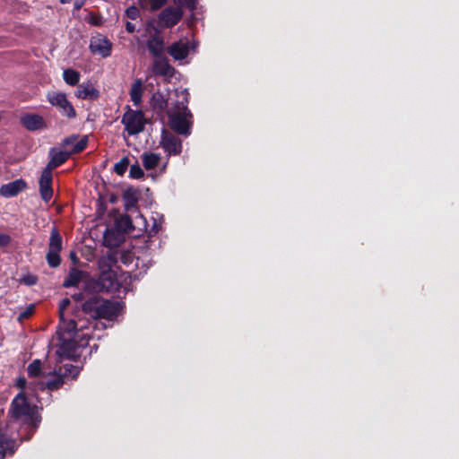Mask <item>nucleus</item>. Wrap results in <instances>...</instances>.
I'll use <instances>...</instances> for the list:
<instances>
[{
    "label": "nucleus",
    "mask_w": 459,
    "mask_h": 459,
    "mask_svg": "<svg viewBox=\"0 0 459 459\" xmlns=\"http://www.w3.org/2000/svg\"><path fill=\"white\" fill-rule=\"evenodd\" d=\"M27 184L25 181L22 179H17L8 184L3 185L0 188V193L4 197H13L24 190Z\"/></svg>",
    "instance_id": "dca6fc26"
},
{
    "label": "nucleus",
    "mask_w": 459,
    "mask_h": 459,
    "mask_svg": "<svg viewBox=\"0 0 459 459\" xmlns=\"http://www.w3.org/2000/svg\"><path fill=\"white\" fill-rule=\"evenodd\" d=\"M17 446L16 441L9 438L6 432H0V459L6 454H13Z\"/></svg>",
    "instance_id": "412c9836"
},
{
    "label": "nucleus",
    "mask_w": 459,
    "mask_h": 459,
    "mask_svg": "<svg viewBox=\"0 0 459 459\" xmlns=\"http://www.w3.org/2000/svg\"><path fill=\"white\" fill-rule=\"evenodd\" d=\"M152 71L156 76L171 78L174 75L175 69L169 65L165 56L154 57Z\"/></svg>",
    "instance_id": "f8f14e48"
},
{
    "label": "nucleus",
    "mask_w": 459,
    "mask_h": 459,
    "mask_svg": "<svg viewBox=\"0 0 459 459\" xmlns=\"http://www.w3.org/2000/svg\"><path fill=\"white\" fill-rule=\"evenodd\" d=\"M30 377H39L41 372V361L39 359L33 360L27 368Z\"/></svg>",
    "instance_id": "7c9ffc66"
},
{
    "label": "nucleus",
    "mask_w": 459,
    "mask_h": 459,
    "mask_svg": "<svg viewBox=\"0 0 459 459\" xmlns=\"http://www.w3.org/2000/svg\"><path fill=\"white\" fill-rule=\"evenodd\" d=\"M24 282L27 285H34L37 282V277L33 275H29L24 279Z\"/></svg>",
    "instance_id": "79ce46f5"
},
{
    "label": "nucleus",
    "mask_w": 459,
    "mask_h": 459,
    "mask_svg": "<svg viewBox=\"0 0 459 459\" xmlns=\"http://www.w3.org/2000/svg\"><path fill=\"white\" fill-rule=\"evenodd\" d=\"M150 4V10L154 12L160 10L162 6H164L168 0H148Z\"/></svg>",
    "instance_id": "e433bc0d"
},
{
    "label": "nucleus",
    "mask_w": 459,
    "mask_h": 459,
    "mask_svg": "<svg viewBox=\"0 0 459 459\" xmlns=\"http://www.w3.org/2000/svg\"><path fill=\"white\" fill-rule=\"evenodd\" d=\"M129 176L132 178H141L143 177V170L138 163L133 164L130 167Z\"/></svg>",
    "instance_id": "f704fd0d"
},
{
    "label": "nucleus",
    "mask_w": 459,
    "mask_h": 459,
    "mask_svg": "<svg viewBox=\"0 0 459 459\" xmlns=\"http://www.w3.org/2000/svg\"><path fill=\"white\" fill-rule=\"evenodd\" d=\"M11 243V237L7 234H0V247H5Z\"/></svg>",
    "instance_id": "ea45409f"
},
{
    "label": "nucleus",
    "mask_w": 459,
    "mask_h": 459,
    "mask_svg": "<svg viewBox=\"0 0 459 459\" xmlns=\"http://www.w3.org/2000/svg\"><path fill=\"white\" fill-rule=\"evenodd\" d=\"M84 272L75 267L70 269L66 278L64 281L63 286L65 288H70L77 286L84 276Z\"/></svg>",
    "instance_id": "5701e85b"
},
{
    "label": "nucleus",
    "mask_w": 459,
    "mask_h": 459,
    "mask_svg": "<svg viewBox=\"0 0 459 459\" xmlns=\"http://www.w3.org/2000/svg\"><path fill=\"white\" fill-rule=\"evenodd\" d=\"M139 219L143 221V227L145 228V227H146V221H145V219H144L142 215H140V216H139Z\"/></svg>",
    "instance_id": "09e8293b"
},
{
    "label": "nucleus",
    "mask_w": 459,
    "mask_h": 459,
    "mask_svg": "<svg viewBox=\"0 0 459 459\" xmlns=\"http://www.w3.org/2000/svg\"><path fill=\"white\" fill-rule=\"evenodd\" d=\"M70 256H71V259H72L74 263H76V262L78 261V258H77V256H76V255H75V253H74V252H72V253L70 254Z\"/></svg>",
    "instance_id": "49530a36"
},
{
    "label": "nucleus",
    "mask_w": 459,
    "mask_h": 459,
    "mask_svg": "<svg viewBox=\"0 0 459 459\" xmlns=\"http://www.w3.org/2000/svg\"><path fill=\"white\" fill-rule=\"evenodd\" d=\"M34 311V307L30 306V307H27L23 312H22L19 316V319L28 318L30 317Z\"/></svg>",
    "instance_id": "a19ab883"
},
{
    "label": "nucleus",
    "mask_w": 459,
    "mask_h": 459,
    "mask_svg": "<svg viewBox=\"0 0 459 459\" xmlns=\"http://www.w3.org/2000/svg\"><path fill=\"white\" fill-rule=\"evenodd\" d=\"M160 146L168 156H177L182 152V141L166 129L161 131Z\"/></svg>",
    "instance_id": "6e6552de"
},
{
    "label": "nucleus",
    "mask_w": 459,
    "mask_h": 459,
    "mask_svg": "<svg viewBox=\"0 0 459 459\" xmlns=\"http://www.w3.org/2000/svg\"><path fill=\"white\" fill-rule=\"evenodd\" d=\"M52 180V171L44 169L39 183L40 196L46 203L49 202L53 196Z\"/></svg>",
    "instance_id": "ddd939ff"
},
{
    "label": "nucleus",
    "mask_w": 459,
    "mask_h": 459,
    "mask_svg": "<svg viewBox=\"0 0 459 459\" xmlns=\"http://www.w3.org/2000/svg\"><path fill=\"white\" fill-rule=\"evenodd\" d=\"M60 323H61L60 329L62 331H64L65 333H66L68 334L69 338L75 337L76 333L79 331L82 330L83 328H86L84 322L81 319H79V320H75L74 318L69 319V320L65 319V323H63L62 321H60Z\"/></svg>",
    "instance_id": "a211bd4d"
},
{
    "label": "nucleus",
    "mask_w": 459,
    "mask_h": 459,
    "mask_svg": "<svg viewBox=\"0 0 459 459\" xmlns=\"http://www.w3.org/2000/svg\"><path fill=\"white\" fill-rule=\"evenodd\" d=\"M71 0H60L62 4H67L70 3Z\"/></svg>",
    "instance_id": "8fccbe9b"
},
{
    "label": "nucleus",
    "mask_w": 459,
    "mask_h": 459,
    "mask_svg": "<svg viewBox=\"0 0 459 459\" xmlns=\"http://www.w3.org/2000/svg\"><path fill=\"white\" fill-rule=\"evenodd\" d=\"M83 4H84L83 0H76L74 4V6L75 10H80Z\"/></svg>",
    "instance_id": "c03bdc74"
},
{
    "label": "nucleus",
    "mask_w": 459,
    "mask_h": 459,
    "mask_svg": "<svg viewBox=\"0 0 459 459\" xmlns=\"http://www.w3.org/2000/svg\"><path fill=\"white\" fill-rule=\"evenodd\" d=\"M170 128L178 134H190L191 122L188 117L192 115L187 107L182 102H177L174 108L167 111Z\"/></svg>",
    "instance_id": "7ed1b4c3"
},
{
    "label": "nucleus",
    "mask_w": 459,
    "mask_h": 459,
    "mask_svg": "<svg viewBox=\"0 0 459 459\" xmlns=\"http://www.w3.org/2000/svg\"><path fill=\"white\" fill-rule=\"evenodd\" d=\"M75 96L82 100H96L100 96L99 91L91 83H82L78 86Z\"/></svg>",
    "instance_id": "6ab92c4d"
},
{
    "label": "nucleus",
    "mask_w": 459,
    "mask_h": 459,
    "mask_svg": "<svg viewBox=\"0 0 459 459\" xmlns=\"http://www.w3.org/2000/svg\"><path fill=\"white\" fill-rule=\"evenodd\" d=\"M129 163L130 162L128 157H123L118 162L115 164L114 171L119 176L124 175L129 166Z\"/></svg>",
    "instance_id": "c756f323"
},
{
    "label": "nucleus",
    "mask_w": 459,
    "mask_h": 459,
    "mask_svg": "<svg viewBox=\"0 0 459 459\" xmlns=\"http://www.w3.org/2000/svg\"><path fill=\"white\" fill-rule=\"evenodd\" d=\"M70 155H71V152H63V151L56 152V150L54 148L50 149V151H49L50 160L45 169L52 171L53 169L61 166L62 164H64L69 159Z\"/></svg>",
    "instance_id": "f3484780"
},
{
    "label": "nucleus",
    "mask_w": 459,
    "mask_h": 459,
    "mask_svg": "<svg viewBox=\"0 0 459 459\" xmlns=\"http://www.w3.org/2000/svg\"><path fill=\"white\" fill-rule=\"evenodd\" d=\"M7 416L9 422L17 423L30 429H38L41 422L39 407L30 404L22 393H19L13 399Z\"/></svg>",
    "instance_id": "f257e3e1"
},
{
    "label": "nucleus",
    "mask_w": 459,
    "mask_h": 459,
    "mask_svg": "<svg viewBox=\"0 0 459 459\" xmlns=\"http://www.w3.org/2000/svg\"><path fill=\"white\" fill-rule=\"evenodd\" d=\"M126 30L128 33H133L135 30V25L130 22H126Z\"/></svg>",
    "instance_id": "37998d69"
},
{
    "label": "nucleus",
    "mask_w": 459,
    "mask_h": 459,
    "mask_svg": "<svg viewBox=\"0 0 459 459\" xmlns=\"http://www.w3.org/2000/svg\"><path fill=\"white\" fill-rule=\"evenodd\" d=\"M63 384H64L63 376L56 375V376H54L53 378L49 379L46 383V386L48 387V389L53 391V390H56L59 387H61L63 385Z\"/></svg>",
    "instance_id": "cd10ccee"
},
{
    "label": "nucleus",
    "mask_w": 459,
    "mask_h": 459,
    "mask_svg": "<svg viewBox=\"0 0 459 459\" xmlns=\"http://www.w3.org/2000/svg\"><path fill=\"white\" fill-rule=\"evenodd\" d=\"M168 53L175 60H183L188 56V44L182 41L174 42L170 47L168 48Z\"/></svg>",
    "instance_id": "aec40b11"
},
{
    "label": "nucleus",
    "mask_w": 459,
    "mask_h": 459,
    "mask_svg": "<svg viewBox=\"0 0 459 459\" xmlns=\"http://www.w3.org/2000/svg\"><path fill=\"white\" fill-rule=\"evenodd\" d=\"M153 107L159 111H164L168 108V100L161 94L153 95Z\"/></svg>",
    "instance_id": "c85d7f7f"
},
{
    "label": "nucleus",
    "mask_w": 459,
    "mask_h": 459,
    "mask_svg": "<svg viewBox=\"0 0 459 459\" xmlns=\"http://www.w3.org/2000/svg\"><path fill=\"white\" fill-rule=\"evenodd\" d=\"M140 193L138 190L128 187L123 193V200L126 210L129 211L132 208H134L138 200H139Z\"/></svg>",
    "instance_id": "4be33fe9"
},
{
    "label": "nucleus",
    "mask_w": 459,
    "mask_h": 459,
    "mask_svg": "<svg viewBox=\"0 0 459 459\" xmlns=\"http://www.w3.org/2000/svg\"><path fill=\"white\" fill-rule=\"evenodd\" d=\"M80 296H81V295L74 296V298H75L76 299H80Z\"/></svg>",
    "instance_id": "3c124183"
},
{
    "label": "nucleus",
    "mask_w": 459,
    "mask_h": 459,
    "mask_svg": "<svg viewBox=\"0 0 459 459\" xmlns=\"http://www.w3.org/2000/svg\"><path fill=\"white\" fill-rule=\"evenodd\" d=\"M142 81L136 80L131 87L130 97L134 105H138L141 102L143 90Z\"/></svg>",
    "instance_id": "a878e982"
},
{
    "label": "nucleus",
    "mask_w": 459,
    "mask_h": 459,
    "mask_svg": "<svg viewBox=\"0 0 459 459\" xmlns=\"http://www.w3.org/2000/svg\"><path fill=\"white\" fill-rule=\"evenodd\" d=\"M121 123L129 135H135L144 130L146 120L142 111L128 109L123 115Z\"/></svg>",
    "instance_id": "20e7f679"
},
{
    "label": "nucleus",
    "mask_w": 459,
    "mask_h": 459,
    "mask_svg": "<svg viewBox=\"0 0 459 459\" xmlns=\"http://www.w3.org/2000/svg\"><path fill=\"white\" fill-rule=\"evenodd\" d=\"M184 12L179 7L169 6L159 14V22L163 28H171L182 19Z\"/></svg>",
    "instance_id": "9d476101"
},
{
    "label": "nucleus",
    "mask_w": 459,
    "mask_h": 459,
    "mask_svg": "<svg viewBox=\"0 0 459 459\" xmlns=\"http://www.w3.org/2000/svg\"><path fill=\"white\" fill-rule=\"evenodd\" d=\"M77 139H78V135L73 134V135H70V136L65 137V139H63L61 144L64 147H67V146H73L74 147V143H76Z\"/></svg>",
    "instance_id": "4c0bfd02"
},
{
    "label": "nucleus",
    "mask_w": 459,
    "mask_h": 459,
    "mask_svg": "<svg viewBox=\"0 0 459 459\" xmlns=\"http://www.w3.org/2000/svg\"><path fill=\"white\" fill-rule=\"evenodd\" d=\"M90 22L93 25H99V22L95 18H91Z\"/></svg>",
    "instance_id": "de8ad7c7"
},
{
    "label": "nucleus",
    "mask_w": 459,
    "mask_h": 459,
    "mask_svg": "<svg viewBox=\"0 0 459 459\" xmlns=\"http://www.w3.org/2000/svg\"><path fill=\"white\" fill-rule=\"evenodd\" d=\"M63 78L67 84L74 86L79 82L80 74L74 69H65L63 73Z\"/></svg>",
    "instance_id": "bb28decb"
},
{
    "label": "nucleus",
    "mask_w": 459,
    "mask_h": 459,
    "mask_svg": "<svg viewBox=\"0 0 459 459\" xmlns=\"http://www.w3.org/2000/svg\"><path fill=\"white\" fill-rule=\"evenodd\" d=\"M89 48L92 54L106 58L111 55L112 43L107 37L98 34L91 38Z\"/></svg>",
    "instance_id": "1a4fd4ad"
},
{
    "label": "nucleus",
    "mask_w": 459,
    "mask_h": 459,
    "mask_svg": "<svg viewBox=\"0 0 459 459\" xmlns=\"http://www.w3.org/2000/svg\"><path fill=\"white\" fill-rule=\"evenodd\" d=\"M146 30L150 37L146 41V47L153 57L162 56L165 54V42L160 34V30L154 26L152 22L147 23Z\"/></svg>",
    "instance_id": "39448f33"
},
{
    "label": "nucleus",
    "mask_w": 459,
    "mask_h": 459,
    "mask_svg": "<svg viewBox=\"0 0 459 459\" xmlns=\"http://www.w3.org/2000/svg\"><path fill=\"white\" fill-rule=\"evenodd\" d=\"M119 257L122 258V255L118 251L108 250L105 255L101 256L98 260V266L100 273L106 272H116L115 267Z\"/></svg>",
    "instance_id": "4468645a"
},
{
    "label": "nucleus",
    "mask_w": 459,
    "mask_h": 459,
    "mask_svg": "<svg viewBox=\"0 0 459 459\" xmlns=\"http://www.w3.org/2000/svg\"><path fill=\"white\" fill-rule=\"evenodd\" d=\"M116 228L118 231L131 233L134 230L133 221L129 215H121L116 221Z\"/></svg>",
    "instance_id": "b1692460"
},
{
    "label": "nucleus",
    "mask_w": 459,
    "mask_h": 459,
    "mask_svg": "<svg viewBox=\"0 0 459 459\" xmlns=\"http://www.w3.org/2000/svg\"><path fill=\"white\" fill-rule=\"evenodd\" d=\"M56 353L59 357H63V356H67L64 351V348L63 347H60L57 351H56Z\"/></svg>",
    "instance_id": "a18cd8bd"
},
{
    "label": "nucleus",
    "mask_w": 459,
    "mask_h": 459,
    "mask_svg": "<svg viewBox=\"0 0 459 459\" xmlns=\"http://www.w3.org/2000/svg\"><path fill=\"white\" fill-rule=\"evenodd\" d=\"M47 99L52 106L59 110L62 116L69 119L76 117V111L65 93L51 91L48 93Z\"/></svg>",
    "instance_id": "0eeeda50"
},
{
    "label": "nucleus",
    "mask_w": 459,
    "mask_h": 459,
    "mask_svg": "<svg viewBox=\"0 0 459 459\" xmlns=\"http://www.w3.org/2000/svg\"><path fill=\"white\" fill-rule=\"evenodd\" d=\"M163 219V215L155 212V216H152L153 224L150 230V235H155L159 232L161 228V220Z\"/></svg>",
    "instance_id": "473e14b6"
},
{
    "label": "nucleus",
    "mask_w": 459,
    "mask_h": 459,
    "mask_svg": "<svg viewBox=\"0 0 459 459\" xmlns=\"http://www.w3.org/2000/svg\"><path fill=\"white\" fill-rule=\"evenodd\" d=\"M176 7H186L190 11H194L196 8V0H173Z\"/></svg>",
    "instance_id": "72a5a7b5"
},
{
    "label": "nucleus",
    "mask_w": 459,
    "mask_h": 459,
    "mask_svg": "<svg viewBox=\"0 0 459 459\" xmlns=\"http://www.w3.org/2000/svg\"><path fill=\"white\" fill-rule=\"evenodd\" d=\"M160 160V155L154 152H143L142 154V161L143 167L149 170L152 169L159 164Z\"/></svg>",
    "instance_id": "393cba45"
},
{
    "label": "nucleus",
    "mask_w": 459,
    "mask_h": 459,
    "mask_svg": "<svg viewBox=\"0 0 459 459\" xmlns=\"http://www.w3.org/2000/svg\"><path fill=\"white\" fill-rule=\"evenodd\" d=\"M126 15L131 20H135L139 16V10L135 6H130L126 10Z\"/></svg>",
    "instance_id": "58836bf2"
},
{
    "label": "nucleus",
    "mask_w": 459,
    "mask_h": 459,
    "mask_svg": "<svg viewBox=\"0 0 459 459\" xmlns=\"http://www.w3.org/2000/svg\"><path fill=\"white\" fill-rule=\"evenodd\" d=\"M82 311L94 319L116 320L123 309L122 302L104 299L94 296L85 300L82 306Z\"/></svg>",
    "instance_id": "f03ea898"
},
{
    "label": "nucleus",
    "mask_w": 459,
    "mask_h": 459,
    "mask_svg": "<svg viewBox=\"0 0 459 459\" xmlns=\"http://www.w3.org/2000/svg\"><path fill=\"white\" fill-rule=\"evenodd\" d=\"M71 301L68 298L63 299L59 303L58 313L60 321H62L63 323H65V311L69 307Z\"/></svg>",
    "instance_id": "c9c22d12"
},
{
    "label": "nucleus",
    "mask_w": 459,
    "mask_h": 459,
    "mask_svg": "<svg viewBox=\"0 0 459 459\" xmlns=\"http://www.w3.org/2000/svg\"><path fill=\"white\" fill-rule=\"evenodd\" d=\"M63 239L56 228H53L49 237L48 251L46 255L48 265L56 268L60 265L61 258L59 253L62 250Z\"/></svg>",
    "instance_id": "423d86ee"
},
{
    "label": "nucleus",
    "mask_w": 459,
    "mask_h": 459,
    "mask_svg": "<svg viewBox=\"0 0 459 459\" xmlns=\"http://www.w3.org/2000/svg\"><path fill=\"white\" fill-rule=\"evenodd\" d=\"M119 282L117 272H106L100 273L96 281L95 290L99 291H115L117 290Z\"/></svg>",
    "instance_id": "9b49d317"
},
{
    "label": "nucleus",
    "mask_w": 459,
    "mask_h": 459,
    "mask_svg": "<svg viewBox=\"0 0 459 459\" xmlns=\"http://www.w3.org/2000/svg\"><path fill=\"white\" fill-rule=\"evenodd\" d=\"M88 143V135H83L81 139H77L76 143L72 147L71 153H79L82 152Z\"/></svg>",
    "instance_id": "2f4dec72"
},
{
    "label": "nucleus",
    "mask_w": 459,
    "mask_h": 459,
    "mask_svg": "<svg viewBox=\"0 0 459 459\" xmlns=\"http://www.w3.org/2000/svg\"><path fill=\"white\" fill-rule=\"evenodd\" d=\"M21 122L30 131L40 130L46 127L43 117L37 114H26L21 117Z\"/></svg>",
    "instance_id": "2eb2a0df"
}]
</instances>
